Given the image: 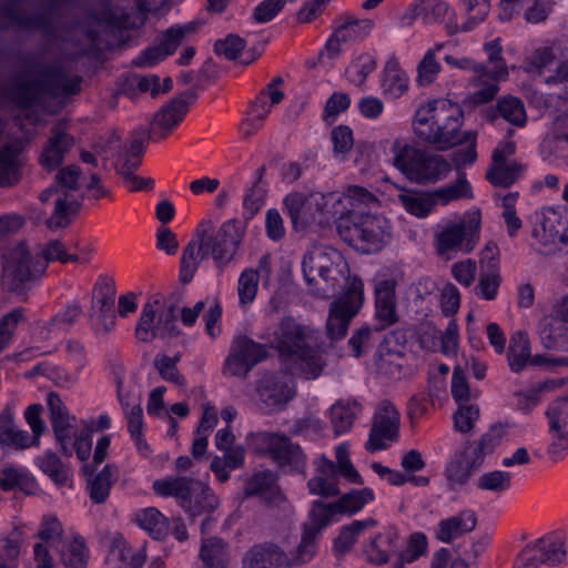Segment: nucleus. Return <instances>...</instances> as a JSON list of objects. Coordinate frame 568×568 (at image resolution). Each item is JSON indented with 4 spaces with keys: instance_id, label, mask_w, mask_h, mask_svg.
<instances>
[{
    "instance_id": "nucleus-1",
    "label": "nucleus",
    "mask_w": 568,
    "mask_h": 568,
    "mask_svg": "<svg viewBox=\"0 0 568 568\" xmlns=\"http://www.w3.org/2000/svg\"><path fill=\"white\" fill-rule=\"evenodd\" d=\"M464 112L448 99H430L422 102L415 110L410 129L422 142L435 145L439 150L457 146L452 162L457 170L473 165L477 160V132L464 131Z\"/></svg>"
},
{
    "instance_id": "nucleus-2",
    "label": "nucleus",
    "mask_w": 568,
    "mask_h": 568,
    "mask_svg": "<svg viewBox=\"0 0 568 568\" xmlns=\"http://www.w3.org/2000/svg\"><path fill=\"white\" fill-rule=\"evenodd\" d=\"M345 213L338 214L336 229L341 239L364 253L379 252L389 243L393 225L382 214L371 211L379 206L378 199L361 186L345 190Z\"/></svg>"
},
{
    "instance_id": "nucleus-3",
    "label": "nucleus",
    "mask_w": 568,
    "mask_h": 568,
    "mask_svg": "<svg viewBox=\"0 0 568 568\" xmlns=\"http://www.w3.org/2000/svg\"><path fill=\"white\" fill-rule=\"evenodd\" d=\"M245 233L244 224L236 219L224 221L217 230L212 217L201 220L181 257L182 282L189 283L201 262L210 257L220 268L231 263L237 255Z\"/></svg>"
},
{
    "instance_id": "nucleus-4",
    "label": "nucleus",
    "mask_w": 568,
    "mask_h": 568,
    "mask_svg": "<svg viewBox=\"0 0 568 568\" xmlns=\"http://www.w3.org/2000/svg\"><path fill=\"white\" fill-rule=\"evenodd\" d=\"M313 331L292 317L281 321L277 327L265 332L261 338L276 349L281 358L295 374L306 378H316L325 363L322 355L308 347Z\"/></svg>"
},
{
    "instance_id": "nucleus-5",
    "label": "nucleus",
    "mask_w": 568,
    "mask_h": 568,
    "mask_svg": "<svg viewBox=\"0 0 568 568\" xmlns=\"http://www.w3.org/2000/svg\"><path fill=\"white\" fill-rule=\"evenodd\" d=\"M302 271L314 295L329 297L341 286L348 290L349 274L345 256L329 245H314L304 254Z\"/></svg>"
},
{
    "instance_id": "nucleus-6",
    "label": "nucleus",
    "mask_w": 568,
    "mask_h": 568,
    "mask_svg": "<svg viewBox=\"0 0 568 568\" xmlns=\"http://www.w3.org/2000/svg\"><path fill=\"white\" fill-rule=\"evenodd\" d=\"M344 192H304L293 191L283 200L284 212L288 215L295 231H305L314 223L327 224L345 213Z\"/></svg>"
},
{
    "instance_id": "nucleus-7",
    "label": "nucleus",
    "mask_w": 568,
    "mask_h": 568,
    "mask_svg": "<svg viewBox=\"0 0 568 568\" xmlns=\"http://www.w3.org/2000/svg\"><path fill=\"white\" fill-rule=\"evenodd\" d=\"M390 154L392 165L413 183H437L452 171V163L445 156L419 149L405 138L392 142Z\"/></svg>"
},
{
    "instance_id": "nucleus-8",
    "label": "nucleus",
    "mask_w": 568,
    "mask_h": 568,
    "mask_svg": "<svg viewBox=\"0 0 568 568\" xmlns=\"http://www.w3.org/2000/svg\"><path fill=\"white\" fill-rule=\"evenodd\" d=\"M483 213L478 207H470L453 219L443 220L434 234L436 254L446 261L458 253L470 254L480 241Z\"/></svg>"
},
{
    "instance_id": "nucleus-9",
    "label": "nucleus",
    "mask_w": 568,
    "mask_h": 568,
    "mask_svg": "<svg viewBox=\"0 0 568 568\" xmlns=\"http://www.w3.org/2000/svg\"><path fill=\"white\" fill-rule=\"evenodd\" d=\"M44 262H37L32 267L28 251L23 244L3 254L2 285L10 291H20L24 282L42 274L50 262L69 263V247L60 241H50L41 250Z\"/></svg>"
},
{
    "instance_id": "nucleus-10",
    "label": "nucleus",
    "mask_w": 568,
    "mask_h": 568,
    "mask_svg": "<svg viewBox=\"0 0 568 568\" xmlns=\"http://www.w3.org/2000/svg\"><path fill=\"white\" fill-rule=\"evenodd\" d=\"M47 404L52 429L62 453L65 456L75 454L81 462L87 460L92 450L91 427L85 422L78 423L58 394L49 393Z\"/></svg>"
},
{
    "instance_id": "nucleus-11",
    "label": "nucleus",
    "mask_w": 568,
    "mask_h": 568,
    "mask_svg": "<svg viewBox=\"0 0 568 568\" xmlns=\"http://www.w3.org/2000/svg\"><path fill=\"white\" fill-rule=\"evenodd\" d=\"M81 170L71 164L62 168L55 175V185L44 190L39 199L43 205V214L52 206L50 216L45 220L50 230H58L67 226L73 214H75L79 203L74 195L79 191Z\"/></svg>"
},
{
    "instance_id": "nucleus-12",
    "label": "nucleus",
    "mask_w": 568,
    "mask_h": 568,
    "mask_svg": "<svg viewBox=\"0 0 568 568\" xmlns=\"http://www.w3.org/2000/svg\"><path fill=\"white\" fill-rule=\"evenodd\" d=\"M154 494L174 498L192 517L209 514L219 506L217 496L204 483L180 476H166L153 481Z\"/></svg>"
},
{
    "instance_id": "nucleus-13",
    "label": "nucleus",
    "mask_w": 568,
    "mask_h": 568,
    "mask_svg": "<svg viewBox=\"0 0 568 568\" xmlns=\"http://www.w3.org/2000/svg\"><path fill=\"white\" fill-rule=\"evenodd\" d=\"M364 301V283L354 276L348 281V290L331 304L326 323L331 338L339 339L346 335L352 318L359 312Z\"/></svg>"
},
{
    "instance_id": "nucleus-14",
    "label": "nucleus",
    "mask_w": 568,
    "mask_h": 568,
    "mask_svg": "<svg viewBox=\"0 0 568 568\" xmlns=\"http://www.w3.org/2000/svg\"><path fill=\"white\" fill-rule=\"evenodd\" d=\"M531 236L535 245L544 254H555L568 250V229L562 214L552 207L536 214Z\"/></svg>"
},
{
    "instance_id": "nucleus-15",
    "label": "nucleus",
    "mask_w": 568,
    "mask_h": 568,
    "mask_svg": "<svg viewBox=\"0 0 568 568\" xmlns=\"http://www.w3.org/2000/svg\"><path fill=\"white\" fill-rule=\"evenodd\" d=\"M176 324L173 310L158 298L149 300L142 307L135 327V336L141 342H150L156 336L174 335Z\"/></svg>"
},
{
    "instance_id": "nucleus-16",
    "label": "nucleus",
    "mask_w": 568,
    "mask_h": 568,
    "mask_svg": "<svg viewBox=\"0 0 568 568\" xmlns=\"http://www.w3.org/2000/svg\"><path fill=\"white\" fill-rule=\"evenodd\" d=\"M268 356L266 345L240 335L234 337L230 353L225 359L224 369L232 376H245L255 365Z\"/></svg>"
},
{
    "instance_id": "nucleus-17",
    "label": "nucleus",
    "mask_w": 568,
    "mask_h": 568,
    "mask_svg": "<svg viewBox=\"0 0 568 568\" xmlns=\"http://www.w3.org/2000/svg\"><path fill=\"white\" fill-rule=\"evenodd\" d=\"M398 276L378 273L374 281V316L379 329L396 324L399 320L397 312L396 287Z\"/></svg>"
},
{
    "instance_id": "nucleus-18",
    "label": "nucleus",
    "mask_w": 568,
    "mask_h": 568,
    "mask_svg": "<svg viewBox=\"0 0 568 568\" xmlns=\"http://www.w3.org/2000/svg\"><path fill=\"white\" fill-rule=\"evenodd\" d=\"M399 425L400 415L397 408L388 402L382 403L375 412L366 449L375 453L388 448L398 439Z\"/></svg>"
},
{
    "instance_id": "nucleus-19",
    "label": "nucleus",
    "mask_w": 568,
    "mask_h": 568,
    "mask_svg": "<svg viewBox=\"0 0 568 568\" xmlns=\"http://www.w3.org/2000/svg\"><path fill=\"white\" fill-rule=\"evenodd\" d=\"M295 394L294 379L284 372L263 376L256 387L258 402L265 409L271 412L284 408Z\"/></svg>"
},
{
    "instance_id": "nucleus-20",
    "label": "nucleus",
    "mask_w": 568,
    "mask_h": 568,
    "mask_svg": "<svg viewBox=\"0 0 568 568\" xmlns=\"http://www.w3.org/2000/svg\"><path fill=\"white\" fill-rule=\"evenodd\" d=\"M283 79H273L266 88L256 97L252 103L246 118L241 123V131L245 135H251L260 130L272 112L273 108L280 104L284 99L282 89Z\"/></svg>"
},
{
    "instance_id": "nucleus-21",
    "label": "nucleus",
    "mask_w": 568,
    "mask_h": 568,
    "mask_svg": "<svg viewBox=\"0 0 568 568\" xmlns=\"http://www.w3.org/2000/svg\"><path fill=\"white\" fill-rule=\"evenodd\" d=\"M196 24L190 22L184 26H173L160 38L159 43L143 50L134 60L133 64L139 68H152L175 52L183 39L194 33Z\"/></svg>"
},
{
    "instance_id": "nucleus-22",
    "label": "nucleus",
    "mask_w": 568,
    "mask_h": 568,
    "mask_svg": "<svg viewBox=\"0 0 568 568\" xmlns=\"http://www.w3.org/2000/svg\"><path fill=\"white\" fill-rule=\"evenodd\" d=\"M372 19H357L353 16H342L337 20V26L325 45V52L334 59L342 51V47L348 42H355L366 38L374 29Z\"/></svg>"
},
{
    "instance_id": "nucleus-23",
    "label": "nucleus",
    "mask_w": 568,
    "mask_h": 568,
    "mask_svg": "<svg viewBox=\"0 0 568 568\" xmlns=\"http://www.w3.org/2000/svg\"><path fill=\"white\" fill-rule=\"evenodd\" d=\"M63 534V527L54 515H45L37 531L33 546V568H54L51 549L55 548Z\"/></svg>"
},
{
    "instance_id": "nucleus-24",
    "label": "nucleus",
    "mask_w": 568,
    "mask_h": 568,
    "mask_svg": "<svg viewBox=\"0 0 568 568\" xmlns=\"http://www.w3.org/2000/svg\"><path fill=\"white\" fill-rule=\"evenodd\" d=\"M173 82L171 78H165L162 82L156 74H136L130 73L121 77L119 80V91L129 99L135 101L143 93H149L151 98H156L160 94L171 91Z\"/></svg>"
},
{
    "instance_id": "nucleus-25",
    "label": "nucleus",
    "mask_w": 568,
    "mask_h": 568,
    "mask_svg": "<svg viewBox=\"0 0 568 568\" xmlns=\"http://www.w3.org/2000/svg\"><path fill=\"white\" fill-rule=\"evenodd\" d=\"M74 144L73 136L68 134L61 125L53 128L39 155L40 165L47 171L55 170L63 163Z\"/></svg>"
},
{
    "instance_id": "nucleus-26",
    "label": "nucleus",
    "mask_w": 568,
    "mask_h": 568,
    "mask_svg": "<svg viewBox=\"0 0 568 568\" xmlns=\"http://www.w3.org/2000/svg\"><path fill=\"white\" fill-rule=\"evenodd\" d=\"M478 524V515L474 509L465 508L457 514L442 519L436 528L435 535L442 542H452L471 531Z\"/></svg>"
},
{
    "instance_id": "nucleus-27",
    "label": "nucleus",
    "mask_w": 568,
    "mask_h": 568,
    "mask_svg": "<svg viewBox=\"0 0 568 568\" xmlns=\"http://www.w3.org/2000/svg\"><path fill=\"white\" fill-rule=\"evenodd\" d=\"M243 568H290V561L285 551L277 545L261 542L246 551Z\"/></svg>"
},
{
    "instance_id": "nucleus-28",
    "label": "nucleus",
    "mask_w": 568,
    "mask_h": 568,
    "mask_svg": "<svg viewBox=\"0 0 568 568\" xmlns=\"http://www.w3.org/2000/svg\"><path fill=\"white\" fill-rule=\"evenodd\" d=\"M145 559L143 550H133L122 537H115L109 547L105 564L109 568H141Z\"/></svg>"
},
{
    "instance_id": "nucleus-29",
    "label": "nucleus",
    "mask_w": 568,
    "mask_h": 568,
    "mask_svg": "<svg viewBox=\"0 0 568 568\" xmlns=\"http://www.w3.org/2000/svg\"><path fill=\"white\" fill-rule=\"evenodd\" d=\"M263 443L268 447L272 457L281 465H293L295 467L304 464V455L301 448L293 445L285 436L277 434H264Z\"/></svg>"
},
{
    "instance_id": "nucleus-30",
    "label": "nucleus",
    "mask_w": 568,
    "mask_h": 568,
    "mask_svg": "<svg viewBox=\"0 0 568 568\" xmlns=\"http://www.w3.org/2000/svg\"><path fill=\"white\" fill-rule=\"evenodd\" d=\"M0 445L8 449L33 447V442L28 432L20 429L14 424V413L11 408H6L0 414Z\"/></svg>"
},
{
    "instance_id": "nucleus-31",
    "label": "nucleus",
    "mask_w": 568,
    "mask_h": 568,
    "mask_svg": "<svg viewBox=\"0 0 568 568\" xmlns=\"http://www.w3.org/2000/svg\"><path fill=\"white\" fill-rule=\"evenodd\" d=\"M382 93L392 99L403 97L408 90V75L396 58H389L383 70Z\"/></svg>"
},
{
    "instance_id": "nucleus-32",
    "label": "nucleus",
    "mask_w": 568,
    "mask_h": 568,
    "mask_svg": "<svg viewBox=\"0 0 568 568\" xmlns=\"http://www.w3.org/2000/svg\"><path fill=\"white\" fill-rule=\"evenodd\" d=\"M389 338L379 346L376 365L381 374L399 379L407 376L410 369L406 365V358L399 351L389 349Z\"/></svg>"
},
{
    "instance_id": "nucleus-33",
    "label": "nucleus",
    "mask_w": 568,
    "mask_h": 568,
    "mask_svg": "<svg viewBox=\"0 0 568 568\" xmlns=\"http://www.w3.org/2000/svg\"><path fill=\"white\" fill-rule=\"evenodd\" d=\"M435 206H447L453 202L473 200L474 192L465 173H460L455 182L432 190Z\"/></svg>"
},
{
    "instance_id": "nucleus-34",
    "label": "nucleus",
    "mask_w": 568,
    "mask_h": 568,
    "mask_svg": "<svg viewBox=\"0 0 568 568\" xmlns=\"http://www.w3.org/2000/svg\"><path fill=\"white\" fill-rule=\"evenodd\" d=\"M398 201L417 219H425L436 209L432 191L405 190L398 194Z\"/></svg>"
},
{
    "instance_id": "nucleus-35",
    "label": "nucleus",
    "mask_w": 568,
    "mask_h": 568,
    "mask_svg": "<svg viewBox=\"0 0 568 568\" xmlns=\"http://www.w3.org/2000/svg\"><path fill=\"white\" fill-rule=\"evenodd\" d=\"M414 14L424 23L455 22V13L445 0H418Z\"/></svg>"
},
{
    "instance_id": "nucleus-36",
    "label": "nucleus",
    "mask_w": 568,
    "mask_h": 568,
    "mask_svg": "<svg viewBox=\"0 0 568 568\" xmlns=\"http://www.w3.org/2000/svg\"><path fill=\"white\" fill-rule=\"evenodd\" d=\"M134 521L154 539H163L169 534V519L155 507L138 510Z\"/></svg>"
},
{
    "instance_id": "nucleus-37",
    "label": "nucleus",
    "mask_w": 568,
    "mask_h": 568,
    "mask_svg": "<svg viewBox=\"0 0 568 568\" xmlns=\"http://www.w3.org/2000/svg\"><path fill=\"white\" fill-rule=\"evenodd\" d=\"M376 67L377 61L374 53L356 52L345 70V78L351 84L362 87L369 74L376 70Z\"/></svg>"
},
{
    "instance_id": "nucleus-38",
    "label": "nucleus",
    "mask_w": 568,
    "mask_h": 568,
    "mask_svg": "<svg viewBox=\"0 0 568 568\" xmlns=\"http://www.w3.org/2000/svg\"><path fill=\"white\" fill-rule=\"evenodd\" d=\"M36 465L58 486H67L71 483L72 471L60 457L47 450L34 459Z\"/></svg>"
},
{
    "instance_id": "nucleus-39",
    "label": "nucleus",
    "mask_w": 568,
    "mask_h": 568,
    "mask_svg": "<svg viewBox=\"0 0 568 568\" xmlns=\"http://www.w3.org/2000/svg\"><path fill=\"white\" fill-rule=\"evenodd\" d=\"M60 558L69 568H84L89 560V549L84 539L79 535L65 537L62 540Z\"/></svg>"
},
{
    "instance_id": "nucleus-40",
    "label": "nucleus",
    "mask_w": 568,
    "mask_h": 568,
    "mask_svg": "<svg viewBox=\"0 0 568 568\" xmlns=\"http://www.w3.org/2000/svg\"><path fill=\"white\" fill-rule=\"evenodd\" d=\"M531 348L528 335L523 331L515 332L509 342L507 361L511 372H521L530 361Z\"/></svg>"
},
{
    "instance_id": "nucleus-41",
    "label": "nucleus",
    "mask_w": 568,
    "mask_h": 568,
    "mask_svg": "<svg viewBox=\"0 0 568 568\" xmlns=\"http://www.w3.org/2000/svg\"><path fill=\"white\" fill-rule=\"evenodd\" d=\"M361 412L362 407L356 400H339L333 405L329 416L335 434L347 433Z\"/></svg>"
},
{
    "instance_id": "nucleus-42",
    "label": "nucleus",
    "mask_w": 568,
    "mask_h": 568,
    "mask_svg": "<svg viewBox=\"0 0 568 568\" xmlns=\"http://www.w3.org/2000/svg\"><path fill=\"white\" fill-rule=\"evenodd\" d=\"M186 112L187 105L183 100H172L156 113L153 122L154 130H161L165 136L182 122Z\"/></svg>"
},
{
    "instance_id": "nucleus-43",
    "label": "nucleus",
    "mask_w": 568,
    "mask_h": 568,
    "mask_svg": "<svg viewBox=\"0 0 568 568\" xmlns=\"http://www.w3.org/2000/svg\"><path fill=\"white\" fill-rule=\"evenodd\" d=\"M337 516H342L339 509L336 508V501L323 503L315 500L308 513V520L304 525L305 528L320 534L322 529L337 520Z\"/></svg>"
},
{
    "instance_id": "nucleus-44",
    "label": "nucleus",
    "mask_w": 568,
    "mask_h": 568,
    "mask_svg": "<svg viewBox=\"0 0 568 568\" xmlns=\"http://www.w3.org/2000/svg\"><path fill=\"white\" fill-rule=\"evenodd\" d=\"M260 284V272L253 267L244 268L237 278L236 293L239 306L248 308L255 301Z\"/></svg>"
},
{
    "instance_id": "nucleus-45",
    "label": "nucleus",
    "mask_w": 568,
    "mask_h": 568,
    "mask_svg": "<svg viewBox=\"0 0 568 568\" xmlns=\"http://www.w3.org/2000/svg\"><path fill=\"white\" fill-rule=\"evenodd\" d=\"M116 474L114 466L105 465L99 474L88 480L89 495L95 504H102L106 500L116 479Z\"/></svg>"
},
{
    "instance_id": "nucleus-46",
    "label": "nucleus",
    "mask_w": 568,
    "mask_h": 568,
    "mask_svg": "<svg viewBox=\"0 0 568 568\" xmlns=\"http://www.w3.org/2000/svg\"><path fill=\"white\" fill-rule=\"evenodd\" d=\"M562 385L564 379H550L539 383L537 386H534L527 390L516 392V405L518 409L523 412H530L540 403L545 393H548L557 387H561Z\"/></svg>"
},
{
    "instance_id": "nucleus-47",
    "label": "nucleus",
    "mask_w": 568,
    "mask_h": 568,
    "mask_svg": "<svg viewBox=\"0 0 568 568\" xmlns=\"http://www.w3.org/2000/svg\"><path fill=\"white\" fill-rule=\"evenodd\" d=\"M513 485L510 473L499 469L483 473L475 481V487L480 491L501 495L508 491Z\"/></svg>"
},
{
    "instance_id": "nucleus-48",
    "label": "nucleus",
    "mask_w": 568,
    "mask_h": 568,
    "mask_svg": "<svg viewBox=\"0 0 568 568\" xmlns=\"http://www.w3.org/2000/svg\"><path fill=\"white\" fill-rule=\"evenodd\" d=\"M541 556L542 561L549 564H559L565 560L567 551L564 538L559 534H549L532 541Z\"/></svg>"
},
{
    "instance_id": "nucleus-49",
    "label": "nucleus",
    "mask_w": 568,
    "mask_h": 568,
    "mask_svg": "<svg viewBox=\"0 0 568 568\" xmlns=\"http://www.w3.org/2000/svg\"><path fill=\"white\" fill-rule=\"evenodd\" d=\"M501 283L500 267L481 270L474 287V294L483 301H495L498 297Z\"/></svg>"
},
{
    "instance_id": "nucleus-50",
    "label": "nucleus",
    "mask_w": 568,
    "mask_h": 568,
    "mask_svg": "<svg viewBox=\"0 0 568 568\" xmlns=\"http://www.w3.org/2000/svg\"><path fill=\"white\" fill-rule=\"evenodd\" d=\"M20 144L6 148L0 152V185L7 186L17 183L20 179L19 159Z\"/></svg>"
},
{
    "instance_id": "nucleus-51",
    "label": "nucleus",
    "mask_w": 568,
    "mask_h": 568,
    "mask_svg": "<svg viewBox=\"0 0 568 568\" xmlns=\"http://www.w3.org/2000/svg\"><path fill=\"white\" fill-rule=\"evenodd\" d=\"M484 51L487 54L488 63L490 65L489 71L485 70V75L493 81H504L508 78L509 72L506 62L504 61L501 53L503 47L500 39L497 38L484 44Z\"/></svg>"
},
{
    "instance_id": "nucleus-52",
    "label": "nucleus",
    "mask_w": 568,
    "mask_h": 568,
    "mask_svg": "<svg viewBox=\"0 0 568 568\" xmlns=\"http://www.w3.org/2000/svg\"><path fill=\"white\" fill-rule=\"evenodd\" d=\"M375 499V494L372 488L365 487L357 490H352L336 500V508L339 509L341 515H353L362 510L367 504Z\"/></svg>"
},
{
    "instance_id": "nucleus-53",
    "label": "nucleus",
    "mask_w": 568,
    "mask_h": 568,
    "mask_svg": "<svg viewBox=\"0 0 568 568\" xmlns=\"http://www.w3.org/2000/svg\"><path fill=\"white\" fill-rule=\"evenodd\" d=\"M0 488L6 491L19 488L31 493L36 488V480L27 470L6 467L0 470Z\"/></svg>"
},
{
    "instance_id": "nucleus-54",
    "label": "nucleus",
    "mask_w": 568,
    "mask_h": 568,
    "mask_svg": "<svg viewBox=\"0 0 568 568\" xmlns=\"http://www.w3.org/2000/svg\"><path fill=\"white\" fill-rule=\"evenodd\" d=\"M375 526L376 521L372 518H367L364 520H356L351 525L343 527L335 540L334 546L336 550L341 552L349 550L363 531Z\"/></svg>"
},
{
    "instance_id": "nucleus-55",
    "label": "nucleus",
    "mask_w": 568,
    "mask_h": 568,
    "mask_svg": "<svg viewBox=\"0 0 568 568\" xmlns=\"http://www.w3.org/2000/svg\"><path fill=\"white\" fill-rule=\"evenodd\" d=\"M443 48L442 44H436L424 54L422 61L417 67V83L422 87L432 84L438 77L442 67L436 59V53Z\"/></svg>"
},
{
    "instance_id": "nucleus-56",
    "label": "nucleus",
    "mask_w": 568,
    "mask_h": 568,
    "mask_svg": "<svg viewBox=\"0 0 568 568\" xmlns=\"http://www.w3.org/2000/svg\"><path fill=\"white\" fill-rule=\"evenodd\" d=\"M227 556L226 544L219 538H207L202 542L200 558L209 567H219L224 564Z\"/></svg>"
},
{
    "instance_id": "nucleus-57",
    "label": "nucleus",
    "mask_w": 568,
    "mask_h": 568,
    "mask_svg": "<svg viewBox=\"0 0 568 568\" xmlns=\"http://www.w3.org/2000/svg\"><path fill=\"white\" fill-rule=\"evenodd\" d=\"M335 469L348 483L362 485L363 478L349 459V448L346 443L339 444L335 449Z\"/></svg>"
},
{
    "instance_id": "nucleus-58",
    "label": "nucleus",
    "mask_w": 568,
    "mask_h": 568,
    "mask_svg": "<svg viewBox=\"0 0 568 568\" xmlns=\"http://www.w3.org/2000/svg\"><path fill=\"white\" fill-rule=\"evenodd\" d=\"M335 469L348 483L362 485L363 478L349 459V448L346 443L339 444L335 449Z\"/></svg>"
},
{
    "instance_id": "nucleus-59",
    "label": "nucleus",
    "mask_w": 568,
    "mask_h": 568,
    "mask_svg": "<svg viewBox=\"0 0 568 568\" xmlns=\"http://www.w3.org/2000/svg\"><path fill=\"white\" fill-rule=\"evenodd\" d=\"M334 158L338 161L347 159L354 146L353 131L347 125H338L331 132Z\"/></svg>"
},
{
    "instance_id": "nucleus-60",
    "label": "nucleus",
    "mask_w": 568,
    "mask_h": 568,
    "mask_svg": "<svg viewBox=\"0 0 568 568\" xmlns=\"http://www.w3.org/2000/svg\"><path fill=\"white\" fill-rule=\"evenodd\" d=\"M445 475L453 489L467 483L470 477V469L464 459V453H457L452 457L446 466Z\"/></svg>"
},
{
    "instance_id": "nucleus-61",
    "label": "nucleus",
    "mask_w": 568,
    "mask_h": 568,
    "mask_svg": "<svg viewBox=\"0 0 568 568\" xmlns=\"http://www.w3.org/2000/svg\"><path fill=\"white\" fill-rule=\"evenodd\" d=\"M97 252V241L87 237L78 239L69 246V263L88 265Z\"/></svg>"
},
{
    "instance_id": "nucleus-62",
    "label": "nucleus",
    "mask_w": 568,
    "mask_h": 568,
    "mask_svg": "<svg viewBox=\"0 0 568 568\" xmlns=\"http://www.w3.org/2000/svg\"><path fill=\"white\" fill-rule=\"evenodd\" d=\"M520 174V166L508 162H493L487 172V179L495 185L508 186L513 184Z\"/></svg>"
},
{
    "instance_id": "nucleus-63",
    "label": "nucleus",
    "mask_w": 568,
    "mask_h": 568,
    "mask_svg": "<svg viewBox=\"0 0 568 568\" xmlns=\"http://www.w3.org/2000/svg\"><path fill=\"white\" fill-rule=\"evenodd\" d=\"M549 432L568 433V396L551 403L547 410Z\"/></svg>"
},
{
    "instance_id": "nucleus-64",
    "label": "nucleus",
    "mask_w": 568,
    "mask_h": 568,
    "mask_svg": "<svg viewBox=\"0 0 568 568\" xmlns=\"http://www.w3.org/2000/svg\"><path fill=\"white\" fill-rule=\"evenodd\" d=\"M478 266L473 258L459 260L452 264L450 275L462 286H471L477 277Z\"/></svg>"
}]
</instances>
